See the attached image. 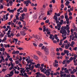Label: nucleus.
Returning <instances> with one entry per match:
<instances>
[{"mask_svg": "<svg viewBox=\"0 0 77 77\" xmlns=\"http://www.w3.org/2000/svg\"><path fill=\"white\" fill-rule=\"evenodd\" d=\"M60 32L62 35V36L63 37V41L65 40L66 39V37H64V36H66L67 34V32H66V29L63 26L61 28V30H60Z\"/></svg>", "mask_w": 77, "mask_h": 77, "instance_id": "nucleus-1", "label": "nucleus"}, {"mask_svg": "<svg viewBox=\"0 0 77 77\" xmlns=\"http://www.w3.org/2000/svg\"><path fill=\"white\" fill-rule=\"evenodd\" d=\"M51 71V70L50 69H48L44 73L46 74L47 76H49L50 74L51 76H53L54 74L52 73H51L50 72Z\"/></svg>", "mask_w": 77, "mask_h": 77, "instance_id": "nucleus-2", "label": "nucleus"}, {"mask_svg": "<svg viewBox=\"0 0 77 77\" xmlns=\"http://www.w3.org/2000/svg\"><path fill=\"white\" fill-rule=\"evenodd\" d=\"M23 3L26 5V6H28L29 4H32V2H30V0H28L26 1L23 2Z\"/></svg>", "mask_w": 77, "mask_h": 77, "instance_id": "nucleus-3", "label": "nucleus"}, {"mask_svg": "<svg viewBox=\"0 0 77 77\" xmlns=\"http://www.w3.org/2000/svg\"><path fill=\"white\" fill-rule=\"evenodd\" d=\"M36 39H38L39 41H41V36L38 35H35V38Z\"/></svg>", "mask_w": 77, "mask_h": 77, "instance_id": "nucleus-4", "label": "nucleus"}, {"mask_svg": "<svg viewBox=\"0 0 77 77\" xmlns=\"http://www.w3.org/2000/svg\"><path fill=\"white\" fill-rule=\"evenodd\" d=\"M62 23L61 22H60L59 23L57 24V26L58 28V30H60V28H61V25H62Z\"/></svg>", "mask_w": 77, "mask_h": 77, "instance_id": "nucleus-5", "label": "nucleus"}, {"mask_svg": "<svg viewBox=\"0 0 77 77\" xmlns=\"http://www.w3.org/2000/svg\"><path fill=\"white\" fill-rule=\"evenodd\" d=\"M44 51H45V53L46 55H48L49 53V51L48 50V49L47 48V47H45L44 48Z\"/></svg>", "mask_w": 77, "mask_h": 77, "instance_id": "nucleus-6", "label": "nucleus"}, {"mask_svg": "<svg viewBox=\"0 0 77 77\" xmlns=\"http://www.w3.org/2000/svg\"><path fill=\"white\" fill-rule=\"evenodd\" d=\"M20 34L22 36H25L26 35V32H25V30H24L23 31H20Z\"/></svg>", "mask_w": 77, "mask_h": 77, "instance_id": "nucleus-7", "label": "nucleus"}, {"mask_svg": "<svg viewBox=\"0 0 77 77\" xmlns=\"http://www.w3.org/2000/svg\"><path fill=\"white\" fill-rule=\"evenodd\" d=\"M60 76L61 77H69V75H67L65 73L63 74H61L60 75Z\"/></svg>", "mask_w": 77, "mask_h": 77, "instance_id": "nucleus-8", "label": "nucleus"}, {"mask_svg": "<svg viewBox=\"0 0 77 77\" xmlns=\"http://www.w3.org/2000/svg\"><path fill=\"white\" fill-rule=\"evenodd\" d=\"M13 74H14V72L13 71H11L10 72V74H7V75H9V77H12Z\"/></svg>", "mask_w": 77, "mask_h": 77, "instance_id": "nucleus-9", "label": "nucleus"}, {"mask_svg": "<svg viewBox=\"0 0 77 77\" xmlns=\"http://www.w3.org/2000/svg\"><path fill=\"white\" fill-rule=\"evenodd\" d=\"M65 54H66L67 56H69V51H68L65 50L64 51Z\"/></svg>", "mask_w": 77, "mask_h": 77, "instance_id": "nucleus-10", "label": "nucleus"}, {"mask_svg": "<svg viewBox=\"0 0 77 77\" xmlns=\"http://www.w3.org/2000/svg\"><path fill=\"white\" fill-rule=\"evenodd\" d=\"M33 57L34 59H35V60H38V59H39V58L37 56L35 55H34L33 56Z\"/></svg>", "mask_w": 77, "mask_h": 77, "instance_id": "nucleus-11", "label": "nucleus"}, {"mask_svg": "<svg viewBox=\"0 0 77 77\" xmlns=\"http://www.w3.org/2000/svg\"><path fill=\"white\" fill-rule=\"evenodd\" d=\"M49 38H50V39H51L52 40H54V39L53 35H51L49 37Z\"/></svg>", "mask_w": 77, "mask_h": 77, "instance_id": "nucleus-12", "label": "nucleus"}, {"mask_svg": "<svg viewBox=\"0 0 77 77\" xmlns=\"http://www.w3.org/2000/svg\"><path fill=\"white\" fill-rule=\"evenodd\" d=\"M31 65H28V67H26V70H28V69H31Z\"/></svg>", "mask_w": 77, "mask_h": 77, "instance_id": "nucleus-13", "label": "nucleus"}, {"mask_svg": "<svg viewBox=\"0 0 77 77\" xmlns=\"http://www.w3.org/2000/svg\"><path fill=\"white\" fill-rule=\"evenodd\" d=\"M43 60L45 61H46V62L47 60V57L45 56H44L43 57Z\"/></svg>", "mask_w": 77, "mask_h": 77, "instance_id": "nucleus-14", "label": "nucleus"}, {"mask_svg": "<svg viewBox=\"0 0 77 77\" xmlns=\"http://www.w3.org/2000/svg\"><path fill=\"white\" fill-rule=\"evenodd\" d=\"M53 18L54 20H55V21H57L58 18H57V17H56V16H54Z\"/></svg>", "mask_w": 77, "mask_h": 77, "instance_id": "nucleus-15", "label": "nucleus"}, {"mask_svg": "<svg viewBox=\"0 0 77 77\" xmlns=\"http://www.w3.org/2000/svg\"><path fill=\"white\" fill-rule=\"evenodd\" d=\"M15 17L17 20H20V18L18 17V14L16 15Z\"/></svg>", "mask_w": 77, "mask_h": 77, "instance_id": "nucleus-16", "label": "nucleus"}, {"mask_svg": "<svg viewBox=\"0 0 77 77\" xmlns=\"http://www.w3.org/2000/svg\"><path fill=\"white\" fill-rule=\"evenodd\" d=\"M36 53L39 56H40V55H41V53L40 52V51H37Z\"/></svg>", "mask_w": 77, "mask_h": 77, "instance_id": "nucleus-17", "label": "nucleus"}, {"mask_svg": "<svg viewBox=\"0 0 77 77\" xmlns=\"http://www.w3.org/2000/svg\"><path fill=\"white\" fill-rule=\"evenodd\" d=\"M65 73L69 74V70L68 69H67L65 71Z\"/></svg>", "mask_w": 77, "mask_h": 77, "instance_id": "nucleus-18", "label": "nucleus"}, {"mask_svg": "<svg viewBox=\"0 0 77 77\" xmlns=\"http://www.w3.org/2000/svg\"><path fill=\"white\" fill-rule=\"evenodd\" d=\"M70 2L68 1H67L66 3H65V5L66 6H68V4L70 3Z\"/></svg>", "mask_w": 77, "mask_h": 77, "instance_id": "nucleus-19", "label": "nucleus"}, {"mask_svg": "<svg viewBox=\"0 0 77 77\" xmlns=\"http://www.w3.org/2000/svg\"><path fill=\"white\" fill-rule=\"evenodd\" d=\"M4 46H5V47L6 48L7 47H8V48H9V47H10V45L9 44L4 45Z\"/></svg>", "mask_w": 77, "mask_h": 77, "instance_id": "nucleus-20", "label": "nucleus"}, {"mask_svg": "<svg viewBox=\"0 0 77 77\" xmlns=\"http://www.w3.org/2000/svg\"><path fill=\"white\" fill-rule=\"evenodd\" d=\"M23 10L24 12H27V8H23Z\"/></svg>", "mask_w": 77, "mask_h": 77, "instance_id": "nucleus-21", "label": "nucleus"}, {"mask_svg": "<svg viewBox=\"0 0 77 77\" xmlns=\"http://www.w3.org/2000/svg\"><path fill=\"white\" fill-rule=\"evenodd\" d=\"M21 16L22 17V18L24 19V16H25V14L24 13H23V14H22L21 15Z\"/></svg>", "mask_w": 77, "mask_h": 77, "instance_id": "nucleus-22", "label": "nucleus"}, {"mask_svg": "<svg viewBox=\"0 0 77 77\" xmlns=\"http://www.w3.org/2000/svg\"><path fill=\"white\" fill-rule=\"evenodd\" d=\"M54 37L56 39H58V37H57V35H55Z\"/></svg>", "mask_w": 77, "mask_h": 77, "instance_id": "nucleus-23", "label": "nucleus"}, {"mask_svg": "<svg viewBox=\"0 0 77 77\" xmlns=\"http://www.w3.org/2000/svg\"><path fill=\"white\" fill-rule=\"evenodd\" d=\"M7 39V38H6V37H4L3 39L2 40V42H3L4 41H5Z\"/></svg>", "mask_w": 77, "mask_h": 77, "instance_id": "nucleus-24", "label": "nucleus"}, {"mask_svg": "<svg viewBox=\"0 0 77 77\" xmlns=\"http://www.w3.org/2000/svg\"><path fill=\"white\" fill-rule=\"evenodd\" d=\"M20 21H24V20H24V18H23V17H20Z\"/></svg>", "mask_w": 77, "mask_h": 77, "instance_id": "nucleus-25", "label": "nucleus"}, {"mask_svg": "<svg viewBox=\"0 0 77 77\" xmlns=\"http://www.w3.org/2000/svg\"><path fill=\"white\" fill-rule=\"evenodd\" d=\"M10 13H14V10L13 9L12 10H10V11L9 12Z\"/></svg>", "mask_w": 77, "mask_h": 77, "instance_id": "nucleus-26", "label": "nucleus"}, {"mask_svg": "<svg viewBox=\"0 0 77 77\" xmlns=\"http://www.w3.org/2000/svg\"><path fill=\"white\" fill-rule=\"evenodd\" d=\"M9 3H10V6H12V4H13V2L12 1H11L10 2H9Z\"/></svg>", "mask_w": 77, "mask_h": 77, "instance_id": "nucleus-27", "label": "nucleus"}, {"mask_svg": "<svg viewBox=\"0 0 77 77\" xmlns=\"http://www.w3.org/2000/svg\"><path fill=\"white\" fill-rule=\"evenodd\" d=\"M0 58H1V59H2V60H4V61H3V62H4V61H5V59H4V57L3 56H1L0 57Z\"/></svg>", "mask_w": 77, "mask_h": 77, "instance_id": "nucleus-28", "label": "nucleus"}, {"mask_svg": "<svg viewBox=\"0 0 77 77\" xmlns=\"http://www.w3.org/2000/svg\"><path fill=\"white\" fill-rule=\"evenodd\" d=\"M0 36L1 37H3L4 36V35L2 34V32H0Z\"/></svg>", "mask_w": 77, "mask_h": 77, "instance_id": "nucleus-29", "label": "nucleus"}, {"mask_svg": "<svg viewBox=\"0 0 77 77\" xmlns=\"http://www.w3.org/2000/svg\"><path fill=\"white\" fill-rule=\"evenodd\" d=\"M14 65H11V66L9 68V70H11V69H12L13 68H14Z\"/></svg>", "mask_w": 77, "mask_h": 77, "instance_id": "nucleus-30", "label": "nucleus"}, {"mask_svg": "<svg viewBox=\"0 0 77 77\" xmlns=\"http://www.w3.org/2000/svg\"><path fill=\"white\" fill-rule=\"evenodd\" d=\"M14 40L15 41V44H17V42H18V39H16V38H14Z\"/></svg>", "mask_w": 77, "mask_h": 77, "instance_id": "nucleus-31", "label": "nucleus"}, {"mask_svg": "<svg viewBox=\"0 0 77 77\" xmlns=\"http://www.w3.org/2000/svg\"><path fill=\"white\" fill-rule=\"evenodd\" d=\"M65 19H66L68 18V14H65Z\"/></svg>", "mask_w": 77, "mask_h": 77, "instance_id": "nucleus-32", "label": "nucleus"}, {"mask_svg": "<svg viewBox=\"0 0 77 77\" xmlns=\"http://www.w3.org/2000/svg\"><path fill=\"white\" fill-rule=\"evenodd\" d=\"M18 50H24V49L23 48H20L19 47L17 48Z\"/></svg>", "mask_w": 77, "mask_h": 77, "instance_id": "nucleus-33", "label": "nucleus"}, {"mask_svg": "<svg viewBox=\"0 0 77 77\" xmlns=\"http://www.w3.org/2000/svg\"><path fill=\"white\" fill-rule=\"evenodd\" d=\"M22 22L23 23V26H26V23L23 20Z\"/></svg>", "mask_w": 77, "mask_h": 77, "instance_id": "nucleus-34", "label": "nucleus"}, {"mask_svg": "<svg viewBox=\"0 0 77 77\" xmlns=\"http://www.w3.org/2000/svg\"><path fill=\"white\" fill-rule=\"evenodd\" d=\"M48 11H49V12H52V8H49L48 9Z\"/></svg>", "mask_w": 77, "mask_h": 77, "instance_id": "nucleus-35", "label": "nucleus"}, {"mask_svg": "<svg viewBox=\"0 0 77 77\" xmlns=\"http://www.w3.org/2000/svg\"><path fill=\"white\" fill-rule=\"evenodd\" d=\"M29 63H30V64H29V65H31V66L32 65V62L30 61V60H29V61L28 62V64H29Z\"/></svg>", "mask_w": 77, "mask_h": 77, "instance_id": "nucleus-36", "label": "nucleus"}, {"mask_svg": "<svg viewBox=\"0 0 77 77\" xmlns=\"http://www.w3.org/2000/svg\"><path fill=\"white\" fill-rule=\"evenodd\" d=\"M46 69L44 68L42 71L41 72H45L46 71Z\"/></svg>", "mask_w": 77, "mask_h": 77, "instance_id": "nucleus-37", "label": "nucleus"}, {"mask_svg": "<svg viewBox=\"0 0 77 77\" xmlns=\"http://www.w3.org/2000/svg\"><path fill=\"white\" fill-rule=\"evenodd\" d=\"M11 30H9L8 32V33H7V35H10V33H11Z\"/></svg>", "mask_w": 77, "mask_h": 77, "instance_id": "nucleus-38", "label": "nucleus"}, {"mask_svg": "<svg viewBox=\"0 0 77 77\" xmlns=\"http://www.w3.org/2000/svg\"><path fill=\"white\" fill-rule=\"evenodd\" d=\"M43 44L42 43H40L39 44V45H38V46L39 47H42V46H43Z\"/></svg>", "mask_w": 77, "mask_h": 77, "instance_id": "nucleus-39", "label": "nucleus"}, {"mask_svg": "<svg viewBox=\"0 0 77 77\" xmlns=\"http://www.w3.org/2000/svg\"><path fill=\"white\" fill-rule=\"evenodd\" d=\"M23 29L25 30H28L27 28H26V27L25 26H24L23 27Z\"/></svg>", "mask_w": 77, "mask_h": 77, "instance_id": "nucleus-40", "label": "nucleus"}, {"mask_svg": "<svg viewBox=\"0 0 77 77\" xmlns=\"http://www.w3.org/2000/svg\"><path fill=\"white\" fill-rule=\"evenodd\" d=\"M12 54H16V51H13V52L12 53Z\"/></svg>", "mask_w": 77, "mask_h": 77, "instance_id": "nucleus-41", "label": "nucleus"}, {"mask_svg": "<svg viewBox=\"0 0 77 77\" xmlns=\"http://www.w3.org/2000/svg\"><path fill=\"white\" fill-rule=\"evenodd\" d=\"M15 74H19V71H15L14 72Z\"/></svg>", "mask_w": 77, "mask_h": 77, "instance_id": "nucleus-42", "label": "nucleus"}, {"mask_svg": "<svg viewBox=\"0 0 77 77\" xmlns=\"http://www.w3.org/2000/svg\"><path fill=\"white\" fill-rule=\"evenodd\" d=\"M62 40H60V43H59V45H61L62 44Z\"/></svg>", "mask_w": 77, "mask_h": 77, "instance_id": "nucleus-43", "label": "nucleus"}, {"mask_svg": "<svg viewBox=\"0 0 77 77\" xmlns=\"http://www.w3.org/2000/svg\"><path fill=\"white\" fill-rule=\"evenodd\" d=\"M16 36L17 37H18L19 36H20V33H18L16 35Z\"/></svg>", "mask_w": 77, "mask_h": 77, "instance_id": "nucleus-44", "label": "nucleus"}, {"mask_svg": "<svg viewBox=\"0 0 77 77\" xmlns=\"http://www.w3.org/2000/svg\"><path fill=\"white\" fill-rule=\"evenodd\" d=\"M55 53L54 52H52L51 53V55H52V56H54V55H55Z\"/></svg>", "mask_w": 77, "mask_h": 77, "instance_id": "nucleus-45", "label": "nucleus"}, {"mask_svg": "<svg viewBox=\"0 0 77 77\" xmlns=\"http://www.w3.org/2000/svg\"><path fill=\"white\" fill-rule=\"evenodd\" d=\"M33 18H34V19H36V18H37V16H36V15H34Z\"/></svg>", "mask_w": 77, "mask_h": 77, "instance_id": "nucleus-46", "label": "nucleus"}, {"mask_svg": "<svg viewBox=\"0 0 77 77\" xmlns=\"http://www.w3.org/2000/svg\"><path fill=\"white\" fill-rule=\"evenodd\" d=\"M69 46L68 45H66L65 46V48H66V49H68V48H69Z\"/></svg>", "mask_w": 77, "mask_h": 77, "instance_id": "nucleus-47", "label": "nucleus"}, {"mask_svg": "<svg viewBox=\"0 0 77 77\" xmlns=\"http://www.w3.org/2000/svg\"><path fill=\"white\" fill-rule=\"evenodd\" d=\"M67 43V45L69 47H70V42H68Z\"/></svg>", "mask_w": 77, "mask_h": 77, "instance_id": "nucleus-48", "label": "nucleus"}, {"mask_svg": "<svg viewBox=\"0 0 77 77\" xmlns=\"http://www.w3.org/2000/svg\"><path fill=\"white\" fill-rule=\"evenodd\" d=\"M77 47H75V48H73V50H75V51H76V50H77Z\"/></svg>", "mask_w": 77, "mask_h": 77, "instance_id": "nucleus-49", "label": "nucleus"}, {"mask_svg": "<svg viewBox=\"0 0 77 77\" xmlns=\"http://www.w3.org/2000/svg\"><path fill=\"white\" fill-rule=\"evenodd\" d=\"M43 32H45V31H46V27H45L43 29Z\"/></svg>", "mask_w": 77, "mask_h": 77, "instance_id": "nucleus-50", "label": "nucleus"}, {"mask_svg": "<svg viewBox=\"0 0 77 77\" xmlns=\"http://www.w3.org/2000/svg\"><path fill=\"white\" fill-rule=\"evenodd\" d=\"M57 66H58V64H56V63L54 65V67H55V66L56 67H57Z\"/></svg>", "mask_w": 77, "mask_h": 77, "instance_id": "nucleus-51", "label": "nucleus"}, {"mask_svg": "<svg viewBox=\"0 0 77 77\" xmlns=\"http://www.w3.org/2000/svg\"><path fill=\"white\" fill-rule=\"evenodd\" d=\"M3 9V5H1L0 7V9Z\"/></svg>", "mask_w": 77, "mask_h": 77, "instance_id": "nucleus-52", "label": "nucleus"}, {"mask_svg": "<svg viewBox=\"0 0 77 77\" xmlns=\"http://www.w3.org/2000/svg\"><path fill=\"white\" fill-rule=\"evenodd\" d=\"M60 17L61 19H63L64 18V16L63 15L60 16Z\"/></svg>", "mask_w": 77, "mask_h": 77, "instance_id": "nucleus-53", "label": "nucleus"}, {"mask_svg": "<svg viewBox=\"0 0 77 77\" xmlns=\"http://www.w3.org/2000/svg\"><path fill=\"white\" fill-rule=\"evenodd\" d=\"M61 8H64V5L63 4H62L61 5Z\"/></svg>", "mask_w": 77, "mask_h": 77, "instance_id": "nucleus-54", "label": "nucleus"}, {"mask_svg": "<svg viewBox=\"0 0 77 77\" xmlns=\"http://www.w3.org/2000/svg\"><path fill=\"white\" fill-rule=\"evenodd\" d=\"M75 73L73 71H72L71 72H70V73L71 74H73Z\"/></svg>", "mask_w": 77, "mask_h": 77, "instance_id": "nucleus-55", "label": "nucleus"}, {"mask_svg": "<svg viewBox=\"0 0 77 77\" xmlns=\"http://www.w3.org/2000/svg\"><path fill=\"white\" fill-rule=\"evenodd\" d=\"M19 62L18 61H16L15 62V63H16V65H18V64L19 63Z\"/></svg>", "mask_w": 77, "mask_h": 77, "instance_id": "nucleus-56", "label": "nucleus"}, {"mask_svg": "<svg viewBox=\"0 0 77 77\" xmlns=\"http://www.w3.org/2000/svg\"><path fill=\"white\" fill-rule=\"evenodd\" d=\"M50 12L51 13V12H50V11H48V12H47V15H51L50 13Z\"/></svg>", "mask_w": 77, "mask_h": 77, "instance_id": "nucleus-57", "label": "nucleus"}, {"mask_svg": "<svg viewBox=\"0 0 77 77\" xmlns=\"http://www.w3.org/2000/svg\"><path fill=\"white\" fill-rule=\"evenodd\" d=\"M20 53V51H16V54H19Z\"/></svg>", "mask_w": 77, "mask_h": 77, "instance_id": "nucleus-58", "label": "nucleus"}, {"mask_svg": "<svg viewBox=\"0 0 77 77\" xmlns=\"http://www.w3.org/2000/svg\"><path fill=\"white\" fill-rule=\"evenodd\" d=\"M9 60H10V61H13V60H12V57H11L10 58H9Z\"/></svg>", "mask_w": 77, "mask_h": 77, "instance_id": "nucleus-59", "label": "nucleus"}, {"mask_svg": "<svg viewBox=\"0 0 77 77\" xmlns=\"http://www.w3.org/2000/svg\"><path fill=\"white\" fill-rule=\"evenodd\" d=\"M50 21L49 20H47L45 21V23H48V22H49Z\"/></svg>", "mask_w": 77, "mask_h": 77, "instance_id": "nucleus-60", "label": "nucleus"}, {"mask_svg": "<svg viewBox=\"0 0 77 77\" xmlns=\"http://www.w3.org/2000/svg\"><path fill=\"white\" fill-rule=\"evenodd\" d=\"M29 58H27L26 59V62H27V63H28V62H29Z\"/></svg>", "mask_w": 77, "mask_h": 77, "instance_id": "nucleus-61", "label": "nucleus"}, {"mask_svg": "<svg viewBox=\"0 0 77 77\" xmlns=\"http://www.w3.org/2000/svg\"><path fill=\"white\" fill-rule=\"evenodd\" d=\"M33 45L34 47H37V45L35 43H33Z\"/></svg>", "mask_w": 77, "mask_h": 77, "instance_id": "nucleus-62", "label": "nucleus"}, {"mask_svg": "<svg viewBox=\"0 0 77 77\" xmlns=\"http://www.w3.org/2000/svg\"><path fill=\"white\" fill-rule=\"evenodd\" d=\"M35 74H36V75H40V73H39V72H38L37 73H36Z\"/></svg>", "mask_w": 77, "mask_h": 77, "instance_id": "nucleus-63", "label": "nucleus"}, {"mask_svg": "<svg viewBox=\"0 0 77 77\" xmlns=\"http://www.w3.org/2000/svg\"><path fill=\"white\" fill-rule=\"evenodd\" d=\"M68 42V40H66L64 41V43H67Z\"/></svg>", "mask_w": 77, "mask_h": 77, "instance_id": "nucleus-64", "label": "nucleus"}]
</instances>
